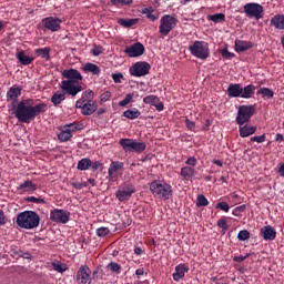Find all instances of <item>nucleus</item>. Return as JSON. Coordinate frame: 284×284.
<instances>
[{"mask_svg":"<svg viewBox=\"0 0 284 284\" xmlns=\"http://www.w3.org/2000/svg\"><path fill=\"white\" fill-rule=\"evenodd\" d=\"M119 145L122 148L123 152L135 154H143L148 150V144L143 141L136 139L123 138L119 140Z\"/></svg>","mask_w":284,"mask_h":284,"instance_id":"nucleus-7","label":"nucleus"},{"mask_svg":"<svg viewBox=\"0 0 284 284\" xmlns=\"http://www.w3.org/2000/svg\"><path fill=\"white\" fill-rule=\"evenodd\" d=\"M23 88L19 85H13L7 91V101H12V103H17L19 101V97H21Z\"/></svg>","mask_w":284,"mask_h":284,"instance_id":"nucleus-21","label":"nucleus"},{"mask_svg":"<svg viewBox=\"0 0 284 284\" xmlns=\"http://www.w3.org/2000/svg\"><path fill=\"white\" fill-rule=\"evenodd\" d=\"M61 77L62 79H67L60 83V88L63 92L70 97H77L79 92H83V87L79 84L83 81V75H81L79 70L73 68L65 69L61 72Z\"/></svg>","mask_w":284,"mask_h":284,"instance_id":"nucleus-2","label":"nucleus"},{"mask_svg":"<svg viewBox=\"0 0 284 284\" xmlns=\"http://www.w3.org/2000/svg\"><path fill=\"white\" fill-rule=\"evenodd\" d=\"M143 103H145V105H153L158 112H163V110H165L163 102H161V99L158 95L144 97Z\"/></svg>","mask_w":284,"mask_h":284,"instance_id":"nucleus-18","label":"nucleus"},{"mask_svg":"<svg viewBox=\"0 0 284 284\" xmlns=\"http://www.w3.org/2000/svg\"><path fill=\"white\" fill-rule=\"evenodd\" d=\"M108 268L111 270V272H115V274H121V266L116 262L109 263Z\"/></svg>","mask_w":284,"mask_h":284,"instance_id":"nucleus-47","label":"nucleus"},{"mask_svg":"<svg viewBox=\"0 0 284 284\" xmlns=\"http://www.w3.org/2000/svg\"><path fill=\"white\" fill-rule=\"evenodd\" d=\"M150 70H152V65L145 61H139L135 62L132 67H130L129 72L131 77H146V74H150Z\"/></svg>","mask_w":284,"mask_h":284,"instance_id":"nucleus-13","label":"nucleus"},{"mask_svg":"<svg viewBox=\"0 0 284 284\" xmlns=\"http://www.w3.org/2000/svg\"><path fill=\"white\" fill-rule=\"evenodd\" d=\"M119 26H122V28H132L139 23V18H131V19H118Z\"/></svg>","mask_w":284,"mask_h":284,"instance_id":"nucleus-32","label":"nucleus"},{"mask_svg":"<svg viewBox=\"0 0 284 284\" xmlns=\"http://www.w3.org/2000/svg\"><path fill=\"white\" fill-rule=\"evenodd\" d=\"M52 267L55 272H59L60 274H63V272H65V270H68L67 267H63V264L57 263V262L52 263Z\"/></svg>","mask_w":284,"mask_h":284,"instance_id":"nucleus-51","label":"nucleus"},{"mask_svg":"<svg viewBox=\"0 0 284 284\" xmlns=\"http://www.w3.org/2000/svg\"><path fill=\"white\" fill-rule=\"evenodd\" d=\"M143 252H145L143 248H141V246H135L134 247V254L136 256H141V254H143Z\"/></svg>","mask_w":284,"mask_h":284,"instance_id":"nucleus-62","label":"nucleus"},{"mask_svg":"<svg viewBox=\"0 0 284 284\" xmlns=\"http://www.w3.org/2000/svg\"><path fill=\"white\" fill-rule=\"evenodd\" d=\"M176 23H179V20L170 14H164L160 19V34H162V37H168V34H170V32H172V30L176 28Z\"/></svg>","mask_w":284,"mask_h":284,"instance_id":"nucleus-11","label":"nucleus"},{"mask_svg":"<svg viewBox=\"0 0 284 284\" xmlns=\"http://www.w3.org/2000/svg\"><path fill=\"white\" fill-rule=\"evenodd\" d=\"M110 4L115 8H120V6H130L132 4V0H110Z\"/></svg>","mask_w":284,"mask_h":284,"instance_id":"nucleus-42","label":"nucleus"},{"mask_svg":"<svg viewBox=\"0 0 284 284\" xmlns=\"http://www.w3.org/2000/svg\"><path fill=\"white\" fill-rule=\"evenodd\" d=\"M16 223L18 227L22 230H34L39 227V223H41V217L34 211H23L17 215Z\"/></svg>","mask_w":284,"mask_h":284,"instance_id":"nucleus-6","label":"nucleus"},{"mask_svg":"<svg viewBox=\"0 0 284 284\" xmlns=\"http://www.w3.org/2000/svg\"><path fill=\"white\" fill-rule=\"evenodd\" d=\"M90 165H92V160L89 158H83L78 162L77 170L80 172H85L87 170H90Z\"/></svg>","mask_w":284,"mask_h":284,"instance_id":"nucleus-34","label":"nucleus"},{"mask_svg":"<svg viewBox=\"0 0 284 284\" xmlns=\"http://www.w3.org/2000/svg\"><path fill=\"white\" fill-rule=\"evenodd\" d=\"M8 223V217L6 216V212L0 209V227L1 225H6Z\"/></svg>","mask_w":284,"mask_h":284,"instance_id":"nucleus-58","label":"nucleus"},{"mask_svg":"<svg viewBox=\"0 0 284 284\" xmlns=\"http://www.w3.org/2000/svg\"><path fill=\"white\" fill-rule=\"evenodd\" d=\"M271 26L276 30H284V14H275L271 19Z\"/></svg>","mask_w":284,"mask_h":284,"instance_id":"nucleus-27","label":"nucleus"},{"mask_svg":"<svg viewBox=\"0 0 284 284\" xmlns=\"http://www.w3.org/2000/svg\"><path fill=\"white\" fill-rule=\"evenodd\" d=\"M63 129L70 132L71 134L73 132H81V130H83V123L75 121L73 123L64 124Z\"/></svg>","mask_w":284,"mask_h":284,"instance_id":"nucleus-30","label":"nucleus"},{"mask_svg":"<svg viewBox=\"0 0 284 284\" xmlns=\"http://www.w3.org/2000/svg\"><path fill=\"white\" fill-rule=\"evenodd\" d=\"M254 92H256L254 84L243 87L241 83H231L226 89V94L230 99H252Z\"/></svg>","mask_w":284,"mask_h":284,"instance_id":"nucleus-5","label":"nucleus"},{"mask_svg":"<svg viewBox=\"0 0 284 284\" xmlns=\"http://www.w3.org/2000/svg\"><path fill=\"white\" fill-rule=\"evenodd\" d=\"M71 185L75 190H83V187H88V182H72Z\"/></svg>","mask_w":284,"mask_h":284,"instance_id":"nucleus-55","label":"nucleus"},{"mask_svg":"<svg viewBox=\"0 0 284 284\" xmlns=\"http://www.w3.org/2000/svg\"><path fill=\"white\" fill-rule=\"evenodd\" d=\"M26 201L27 203H36L37 205L45 204V200L43 197L28 196Z\"/></svg>","mask_w":284,"mask_h":284,"instance_id":"nucleus-45","label":"nucleus"},{"mask_svg":"<svg viewBox=\"0 0 284 284\" xmlns=\"http://www.w3.org/2000/svg\"><path fill=\"white\" fill-rule=\"evenodd\" d=\"M43 112H48L47 103L42 102L34 105L33 99H26L18 103L16 119H18L20 123H30L34 121L39 114H43Z\"/></svg>","mask_w":284,"mask_h":284,"instance_id":"nucleus-1","label":"nucleus"},{"mask_svg":"<svg viewBox=\"0 0 284 284\" xmlns=\"http://www.w3.org/2000/svg\"><path fill=\"white\" fill-rule=\"evenodd\" d=\"M209 21H213V23H223L225 22V13H215L207 16Z\"/></svg>","mask_w":284,"mask_h":284,"instance_id":"nucleus-39","label":"nucleus"},{"mask_svg":"<svg viewBox=\"0 0 284 284\" xmlns=\"http://www.w3.org/2000/svg\"><path fill=\"white\" fill-rule=\"evenodd\" d=\"M50 47L39 48L34 50V54L44 61H50Z\"/></svg>","mask_w":284,"mask_h":284,"instance_id":"nucleus-33","label":"nucleus"},{"mask_svg":"<svg viewBox=\"0 0 284 284\" xmlns=\"http://www.w3.org/2000/svg\"><path fill=\"white\" fill-rule=\"evenodd\" d=\"M16 59H18L21 65H30L34 61V58L27 55L23 50L16 53Z\"/></svg>","mask_w":284,"mask_h":284,"instance_id":"nucleus-25","label":"nucleus"},{"mask_svg":"<svg viewBox=\"0 0 284 284\" xmlns=\"http://www.w3.org/2000/svg\"><path fill=\"white\" fill-rule=\"evenodd\" d=\"M77 284H92V270L88 265H81L75 273Z\"/></svg>","mask_w":284,"mask_h":284,"instance_id":"nucleus-14","label":"nucleus"},{"mask_svg":"<svg viewBox=\"0 0 284 284\" xmlns=\"http://www.w3.org/2000/svg\"><path fill=\"white\" fill-rule=\"evenodd\" d=\"M111 77L114 83H121V79H123V73H112Z\"/></svg>","mask_w":284,"mask_h":284,"instance_id":"nucleus-60","label":"nucleus"},{"mask_svg":"<svg viewBox=\"0 0 284 284\" xmlns=\"http://www.w3.org/2000/svg\"><path fill=\"white\" fill-rule=\"evenodd\" d=\"M17 190H24V192H37V184L32 183V180H27L21 183Z\"/></svg>","mask_w":284,"mask_h":284,"instance_id":"nucleus-31","label":"nucleus"},{"mask_svg":"<svg viewBox=\"0 0 284 284\" xmlns=\"http://www.w3.org/2000/svg\"><path fill=\"white\" fill-rule=\"evenodd\" d=\"M246 258H250V253H247L245 256H234L233 261H235V263H243V261H245Z\"/></svg>","mask_w":284,"mask_h":284,"instance_id":"nucleus-61","label":"nucleus"},{"mask_svg":"<svg viewBox=\"0 0 284 284\" xmlns=\"http://www.w3.org/2000/svg\"><path fill=\"white\" fill-rule=\"evenodd\" d=\"M187 130H194L196 128V123H194V121L190 120V119H185L184 121Z\"/></svg>","mask_w":284,"mask_h":284,"instance_id":"nucleus-59","label":"nucleus"},{"mask_svg":"<svg viewBox=\"0 0 284 284\" xmlns=\"http://www.w3.org/2000/svg\"><path fill=\"white\" fill-rule=\"evenodd\" d=\"M132 194H136V186L130 182H126L119 186L118 191L115 192V199H118L120 203H125L132 199Z\"/></svg>","mask_w":284,"mask_h":284,"instance_id":"nucleus-10","label":"nucleus"},{"mask_svg":"<svg viewBox=\"0 0 284 284\" xmlns=\"http://www.w3.org/2000/svg\"><path fill=\"white\" fill-rule=\"evenodd\" d=\"M111 98H112V93L110 91H105L100 95V99L103 103H105V101H110Z\"/></svg>","mask_w":284,"mask_h":284,"instance_id":"nucleus-57","label":"nucleus"},{"mask_svg":"<svg viewBox=\"0 0 284 284\" xmlns=\"http://www.w3.org/2000/svg\"><path fill=\"white\" fill-rule=\"evenodd\" d=\"M95 234L97 236H99V239H104V236H108V234H110V229L106 226H101L95 230Z\"/></svg>","mask_w":284,"mask_h":284,"instance_id":"nucleus-41","label":"nucleus"},{"mask_svg":"<svg viewBox=\"0 0 284 284\" xmlns=\"http://www.w3.org/2000/svg\"><path fill=\"white\" fill-rule=\"evenodd\" d=\"M50 221L65 225L70 222V211L63 209H53L50 211Z\"/></svg>","mask_w":284,"mask_h":284,"instance_id":"nucleus-15","label":"nucleus"},{"mask_svg":"<svg viewBox=\"0 0 284 284\" xmlns=\"http://www.w3.org/2000/svg\"><path fill=\"white\" fill-rule=\"evenodd\" d=\"M275 141H276L277 143H283V141H284L283 134L277 133V134L275 135Z\"/></svg>","mask_w":284,"mask_h":284,"instance_id":"nucleus-63","label":"nucleus"},{"mask_svg":"<svg viewBox=\"0 0 284 284\" xmlns=\"http://www.w3.org/2000/svg\"><path fill=\"white\" fill-rule=\"evenodd\" d=\"M243 10L248 19H256V21L263 19L264 9L256 2H248L244 4Z\"/></svg>","mask_w":284,"mask_h":284,"instance_id":"nucleus-12","label":"nucleus"},{"mask_svg":"<svg viewBox=\"0 0 284 284\" xmlns=\"http://www.w3.org/2000/svg\"><path fill=\"white\" fill-rule=\"evenodd\" d=\"M99 168H103V163H101L100 161H91L90 169H92L93 172H97Z\"/></svg>","mask_w":284,"mask_h":284,"instance_id":"nucleus-56","label":"nucleus"},{"mask_svg":"<svg viewBox=\"0 0 284 284\" xmlns=\"http://www.w3.org/2000/svg\"><path fill=\"white\" fill-rule=\"evenodd\" d=\"M221 54L224 59H234L236 54L229 52L227 48L221 50Z\"/></svg>","mask_w":284,"mask_h":284,"instance_id":"nucleus-53","label":"nucleus"},{"mask_svg":"<svg viewBox=\"0 0 284 284\" xmlns=\"http://www.w3.org/2000/svg\"><path fill=\"white\" fill-rule=\"evenodd\" d=\"M187 50L192 57H195V59H201L202 61H205V59L210 57V44L205 41L196 40L189 45Z\"/></svg>","mask_w":284,"mask_h":284,"instance_id":"nucleus-8","label":"nucleus"},{"mask_svg":"<svg viewBox=\"0 0 284 284\" xmlns=\"http://www.w3.org/2000/svg\"><path fill=\"white\" fill-rule=\"evenodd\" d=\"M246 207L247 206L245 204L236 206L232 212L233 216H241L242 212H245Z\"/></svg>","mask_w":284,"mask_h":284,"instance_id":"nucleus-49","label":"nucleus"},{"mask_svg":"<svg viewBox=\"0 0 284 284\" xmlns=\"http://www.w3.org/2000/svg\"><path fill=\"white\" fill-rule=\"evenodd\" d=\"M196 207H207L210 205V201H207V197L203 194H199L196 197Z\"/></svg>","mask_w":284,"mask_h":284,"instance_id":"nucleus-40","label":"nucleus"},{"mask_svg":"<svg viewBox=\"0 0 284 284\" xmlns=\"http://www.w3.org/2000/svg\"><path fill=\"white\" fill-rule=\"evenodd\" d=\"M199 163V160H196L194 156H190L186 161L185 164L187 168H196V164Z\"/></svg>","mask_w":284,"mask_h":284,"instance_id":"nucleus-52","label":"nucleus"},{"mask_svg":"<svg viewBox=\"0 0 284 284\" xmlns=\"http://www.w3.org/2000/svg\"><path fill=\"white\" fill-rule=\"evenodd\" d=\"M63 101H65V94L63 93V91H57L51 97V103H53L55 108L61 105Z\"/></svg>","mask_w":284,"mask_h":284,"instance_id":"nucleus-28","label":"nucleus"},{"mask_svg":"<svg viewBox=\"0 0 284 284\" xmlns=\"http://www.w3.org/2000/svg\"><path fill=\"white\" fill-rule=\"evenodd\" d=\"M266 139H267V136L265 134H262V135L252 136L251 141L253 143H265Z\"/></svg>","mask_w":284,"mask_h":284,"instance_id":"nucleus-50","label":"nucleus"},{"mask_svg":"<svg viewBox=\"0 0 284 284\" xmlns=\"http://www.w3.org/2000/svg\"><path fill=\"white\" fill-rule=\"evenodd\" d=\"M195 172H196V170H194V168L184 166L181 169L180 175L182 176V179L184 181H190L192 179V176H194Z\"/></svg>","mask_w":284,"mask_h":284,"instance_id":"nucleus-29","label":"nucleus"},{"mask_svg":"<svg viewBox=\"0 0 284 284\" xmlns=\"http://www.w3.org/2000/svg\"><path fill=\"white\" fill-rule=\"evenodd\" d=\"M141 14H145L146 19H149V21H156L159 19V17L156 14H154V8L150 7V8H144L141 11Z\"/></svg>","mask_w":284,"mask_h":284,"instance_id":"nucleus-37","label":"nucleus"},{"mask_svg":"<svg viewBox=\"0 0 284 284\" xmlns=\"http://www.w3.org/2000/svg\"><path fill=\"white\" fill-rule=\"evenodd\" d=\"M123 116H125V119H130L131 121H134V119H139V116H141V111H139V109L136 108L129 109L123 112Z\"/></svg>","mask_w":284,"mask_h":284,"instance_id":"nucleus-35","label":"nucleus"},{"mask_svg":"<svg viewBox=\"0 0 284 284\" xmlns=\"http://www.w3.org/2000/svg\"><path fill=\"white\" fill-rule=\"evenodd\" d=\"M150 191L154 199L160 201H170L174 196V190L172 185L163 180H154L150 183Z\"/></svg>","mask_w":284,"mask_h":284,"instance_id":"nucleus-4","label":"nucleus"},{"mask_svg":"<svg viewBox=\"0 0 284 284\" xmlns=\"http://www.w3.org/2000/svg\"><path fill=\"white\" fill-rule=\"evenodd\" d=\"M123 162L112 161L108 170L109 179H116V172L123 170Z\"/></svg>","mask_w":284,"mask_h":284,"instance_id":"nucleus-24","label":"nucleus"},{"mask_svg":"<svg viewBox=\"0 0 284 284\" xmlns=\"http://www.w3.org/2000/svg\"><path fill=\"white\" fill-rule=\"evenodd\" d=\"M75 108L81 110L83 116H92L97 112L99 105L94 100V91L87 90L82 93V97L75 102Z\"/></svg>","mask_w":284,"mask_h":284,"instance_id":"nucleus-3","label":"nucleus"},{"mask_svg":"<svg viewBox=\"0 0 284 284\" xmlns=\"http://www.w3.org/2000/svg\"><path fill=\"white\" fill-rule=\"evenodd\" d=\"M254 112H256V108H254V105H240L237 116L235 119L237 125H245V123H250L252 116H254Z\"/></svg>","mask_w":284,"mask_h":284,"instance_id":"nucleus-9","label":"nucleus"},{"mask_svg":"<svg viewBox=\"0 0 284 284\" xmlns=\"http://www.w3.org/2000/svg\"><path fill=\"white\" fill-rule=\"evenodd\" d=\"M41 23L43 28L50 32H59V30H61V23H63V20L57 17H47L41 20Z\"/></svg>","mask_w":284,"mask_h":284,"instance_id":"nucleus-16","label":"nucleus"},{"mask_svg":"<svg viewBox=\"0 0 284 284\" xmlns=\"http://www.w3.org/2000/svg\"><path fill=\"white\" fill-rule=\"evenodd\" d=\"M217 227H220V229L223 230L224 232H227V230H230V226L227 225V217L222 216V217L217 221Z\"/></svg>","mask_w":284,"mask_h":284,"instance_id":"nucleus-44","label":"nucleus"},{"mask_svg":"<svg viewBox=\"0 0 284 284\" xmlns=\"http://www.w3.org/2000/svg\"><path fill=\"white\" fill-rule=\"evenodd\" d=\"M216 210H222V212H230V204H227V202H219L215 205Z\"/></svg>","mask_w":284,"mask_h":284,"instance_id":"nucleus-48","label":"nucleus"},{"mask_svg":"<svg viewBox=\"0 0 284 284\" xmlns=\"http://www.w3.org/2000/svg\"><path fill=\"white\" fill-rule=\"evenodd\" d=\"M124 52L130 58L143 57V54L145 53V47L141 42H135L132 45L126 47Z\"/></svg>","mask_w":284,"mask_h":284,"instance_id":"nucleus-17","label":"nucleus"},{"mask_svg":"<svg viewBox=\"0 0 284 284\" xmlns=\"http://www.w3.org/2000/svg\"><path fill=\"white\" fill-rule=\"evenodd\" d=\"M83 72H85L87 74L91 72V74L99 77V74H101V69L99 68V65L92 63V62H88L83 65L82 68Z\"/></svg>","mask_w":284,"mask_h":284,"instance_id":"nucleus-26","label":"nucleus"},{"mask_svg":"<svg viewBox=\"0 0 284 284\" xmlns=\"http://www.w3.org/2000/svg\"><path fill=\"white\" fill-rule=\"evenodd\" d=\"M256 126H252L250 124H245V125H240L239 126V132H240V136L242 139H247V136H252V134H256Z\"/></svg>","mask_w":284,"mask_h":284,"instance_id":"nucleus-23","label":"nucleus"},{"mask_svg":"<svg viewBox=\"0 0 284 284\" xmlns=\"http://www.w3.org/2000/svg\"><path fill=\"white\" fill-rule=\"evenodd\" d=\"M234 45L235 52H247V50H252V48H254V42L236 39L234 41Z\"/></svg>","mask_w":284,"mask_h":284,"instance_id":"nucleus-22","label":"nucleus"},{"mask_svg":"<svg viewBox=\"0 0 284 284\" xmlns=\"http://www.w3.org/2000/svg\"><path fill=\"white\" fill-rule=\"evenodd\" d=\"M190 272V266L187 264L182 263L175 266V272L172 274L173 281L179 283L182 278H185V274Z\"/></svg>","mask_w":284,"mask_h":284,"instance_id":"nucleus-19","label":"nucleus"},{"mask_svg":"<svg viewBox=\"0 0 284 284\" xmlns=\"http://www.w3.org/2000/svg\"><path fill=\"white\" fill-rule=\"evenodd\" d=\"M216 284H230V282H229L227 278H225V277H220V278L216 281Z\"/></svg>","mask_w":284,"mask_h":284,"instance_id":"nucleus-64","label":"nucleus"},{"mask_svg":"<svg viewBox=\"0 0 284 284\" xmlns=\"http://www.w3.org/2000/svg\"><path fill=\"white\" fill-rule=\"evenodd\" d=\"M257 94H262V99H274V91L270 88H261L257 90Z\"/></svg>","mask_w":284,"mask_h":284,"instance_id":"nucleus-38","label":"nucleus"},{"mask_svg":"<svg viewBox=\"0 0 284 284\" xmlns=\"http://www.w3.org/2000/svg\"><path fill=\"white\" fill-rule=\"evenodd\" d=\"M103 53V47L101 45H94L93 49L91 50V54H93V57H99V54Z\"/></svg>","mask_w":284,"mask_h":284,"instance_id":"nucleus-54","label":"nucleus"},{"mask_svg":"<svg viewBox=\"0 0 284 284\" xmlns=\"http://www.w3.org/2000/svg\"><path fill=\"white\" fill-rule=\"evenodd\" d=\"M237 240L240 241H250V231L242 230L237 233Z\"/></svg>","mask_w":284,"mask_h":284,"instance_id":"nucleus-46","label":"nucleus"},{"mask_svg":"<svg viewBox=\"0 0 284 284\" xmlns=\"http://www.w3.org/2000/svg\"><path fill=\"white\" fill-rule=\"evenodd\" d=\"M260 236L264 239V241H274L276 239V230L272 227V225L263 226L260 230Z\"/></svg>","mask_w":284,"mask_h":284,"instance_id":"nucleus-20","label":"nucleus"},{"mask_svg":"<svg viewBox=\"0 0 284 284\" xmlns=\"http://www.w3.org/2000/svg\"><path fill=\"white\" fill-rule=\"evenodd\" d=\"M72 139V133L62 126V131L58 134L60 143H68Z\"/></svg>","mask_w":284,"mask_h":284,"instance_id":"nucleus-36","label":"nucleus"},{"mask_svg":"<svg viewBox=\"0 0 284 284\" xmlns=\"http://www.w3.org/2000/svg\"><path fill=\"white\" fill-rule=\"evenodd\" d=\"M132 99H134V93H128L125 98L119 102L120 108H125V105L132 103Z\"/></svg>","mask_w":284,"mask_h":284,"instance_id":"nucleus-43","label":"nucleus"}]
</instances>
